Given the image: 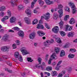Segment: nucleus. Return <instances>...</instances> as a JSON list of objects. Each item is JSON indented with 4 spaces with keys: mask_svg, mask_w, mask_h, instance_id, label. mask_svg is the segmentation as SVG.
I'll list each match as a JSON object with an SVG mask.
<instances>
[{
    "mask_svg": "<svg viewBox=\"0 0 77 77\" xmlns=\"http://www.w3.org/2000/svg\"><path fill=\"white\" fill-rule=\"evenodd\" d=\"M69 6H71L72 9V13L73 14H75L77 12V8H75V6L74 5V4L72 2H69Z\"/></svg>",
    "mask_w": 77,
    "mask_h": 77,
    "instance_id": "1",
    "label": "nucleus"
},
{
    "mask_svg": "<svg viewBox=\"0 0 77 77\" xmlns=\"http://www.w3.org/2000/svg\"><path fill=\"white\" fill-rule=\"evenodd\" d=\"M21 51L23 55L30 54V51L27 50V48L25 47H23L21 49Z\"/></svg>",
    "mask_w": 77,
    "mask_h": 77,
    "instance_id": "2",
    "label": "nucleus"
},
{
    "mask_svg": "<svg viewBox=\"0 0 77 77\" xmlns=\"http://www.w3.org/2000/svg\"><path fill=\"white\" fill-rule=\"evenodd\" d=\"M14 57L15 58L18 59L20 62H22V61H23L22 56L21 55L19 54V53L18 52L16 51L15 52L14 54Z\"/></svg>",
    "mask_w": 77,
    "mask_h": 77,
    "instance_id": "3",
    "label": "nucleus"
},
{
    "mask_svg": "<svg viewBox=\"0 0 77 77\" xmlns=\"http://www.w3.org/2000/svg\"><path fill=\"white\" fill-rule=\"evenodd\" d=\"M50 14L49 13H47L46 14H44V16H42L41 18V20H42V18H45V20H48L50 18Z\"/></svg>",
    "mask_w": 77,
    "mask_h": 77,
    "instance_id": "4",
    "label": "nucleus"
},
{
    "mask_svg": "<svg viewBox=\"0 0 77 77\" xmlns=\"http://www.w3.org/2000/svg\"><path fill=\"white\" fill-rule=\"evenodd\" d=\"M54 42V40L53 39H51V41H50V40H47L44 43V46L45 47H47L48 45H50V44H51V43H53Z\"/></svg>",
    "mask_w": 77,
    "mask_h": 77,
    "instance_id": "5",
    "label": "nucleus"
},
{
    "mask_svg": "<svg viewBox=\"0 0 77 77\" xmlns=\"http://www.w3.org/2000/svg\"><path fill=\"white\" fill-rule=\"evenodd\" d=\"M57 58V57L56 55V54L55 53H54L53 54H52L51 57V58L49 60L48 62V64H51V60L53 59H56Z\"/></svg>",
    "mask_w": 77,
    "mask_h": 77,
    "instance_id": "6",
    "label": "nucleus"
},
{
    "mask_svg": "<svg viewBox=\"0 0 77 77\" xmlns=\"http://www.w3.org/2000/svg\"><path fill=\"white\" fill-rule=\"evenodd\" d=\"M9 50V47L7 46H4L1 48L2 51H8Z\"/></svg>",
    "mask_w": 77,
    "mask_h": 77,
    "instance_id": "7",
    "label": "nucleus"
},
{
    "mask_svg": "<svg viewBox=\"0 0 77 77\" xmlns=\"http://www.w3.org/2000/svg\"><path fill=\"white\" fill-rule=\"evenodd\" d=\"M2 39L5 42L6 41L9 42V41H10V40L9 39V35H5L2 38Z\"/></svg>",
    "mask_w": 77,
    "mask_h": 77,
    "instance_id": "8",
    "label": "nucleus"
},
{
    "mask_svg": "<svg viewBox=\"0 0 77 77\" xmlns=\"http://www.w3.org/2000/svg\"><path fill=\"white\" fill-rule=\"evenodd\" d=\"M66 31H71L72 30V28L73 27L72 26H69L68 25H66Z\"/></svg>",
    "mask_w": 77,
    "mask_h": 77,
    "instance_id": "9",
    "label": "nucleus"
},
{
    "mask_svg": "<svg viewBox=\"0 0 77 77\" xmlns=\"http://www.w3.org/2000/svg\"><path fill=\"white\" fill-rule=\"evenodd\" d=\"M52 32H54L55 33H57L59 31V27L57 26H55L52 29Z\"/></svg>",
    "mask_w": 77,
    "mask_h": 77,
    "instance_id": "10",
    "label": "nucleus"
},
{
    "mask_svg": "<svg viewBox=\"0 0 77 77\" xmlns=\"http://www.w3.org/2000/svg\"><path fill=\"white\" fill-rule=\"evenodd\" d=\"M25 12L26 14H27L28 17H31V16L32 15L31 10L27 9L25 11Z\"/></svg>",
    "mask_w": 77,
    "mask_h": 77,
    "instance_id": "11",
    "label": "nucleus"
},
{
    "mask_svg": "<svg viewBox=\"0 0 77 77\" xmlns=\"http://www.w3.org/2000/svg\"><path fill=\"white\" fill-rule=\"evenodd\" d=\"M17 20V18L15 17H12L10 19V22L11 23H13L15 22Z\"/></svg>",
    "mask_w": 77,
    "mask_h": 77,
    "instance_id": "12",
    "label": "nucleus"
},
{
    "mask_svg": "<svg viewBox=\"0 0 77 77\" xmlns=\"http://www.w3.org/2000/svg\"><path fill=\"white\" fill-rule=\"evenodd\" d=\"M37 33L39 36H43L45 35V33L42 31H37Z\"/></svg>",
    "mask_w": 77,
    "mask_h": 77,
    "instance_id": "13",
    "label": "nucleus"
},
{
    "mask_svg": "<svg viewBox=\"0 0 77 77\" xmlns=\"http://www.w3.org/2000/svg\"><path fill=\"white\" fill-rule=\"evenodd\" d=\"M25 21L27 24H30L31 23H30V20L29 18L28 17H25Z\"/></svg>",
    "mask_w": 77,
    "mask_h": 77,
    "instance_id": "14",
    "label": "nucleus"
},
{
    "mask_svg": "<svg viewBox=\"0 0 77 77\" xmlns=\"http://www.w3.org/2000/svg\"><path fill=\"white\" fill-rule=\"evenodd\" d=\"M74 35V32H71L67 34V36L68 37H73Z\"/></svg>",
    "mask_w": 77,
    "mask_h": 77,
    "instance_id": "15",
    "label": "nucleus"
},
{
    "mask_svg": "<svg viewBox=\"0 0 77 77\" xmlns=\"http://www.w3.org/2000/svg\"><path fill=\"white\" fill-rule=\"evenodd\" d=\"M18 35L19 36H20L21 37H23L24 35V32L22 31H19L18 33Z\"/></svg>",
    "mask_w": 77,
    "mask_h": 77,
    "instance_id": "16",
    "label": "nucleus"
},
{
    "mask_svg": "<svg viewBox=\"0 0 77 77\" xmlns=\"http://www.w3.org/2000/svg\"><path fill=\"white\" fill-rule=\"evenodd\" d=\"M59 25L60 26V29H62L63 27V22L61 20V21L59 23Z\"/></svg>",
    "mask_w": 77,
    "mask_h": 77,
    "instance_id": "17",
    "label": "nucleus"
},
{
    "mask_svg": "<svg viewBox=\"0 0 77 77\" xmlns=\"http://www.w3.org/2000/svg\"><path fill=\"white\" fill-rule=\"evenodd\" d=\"M58 13L60 15V18H61V17H62V15H63V10H62V9L60 10L59 11H58Z\"/></svg>",
    "mask_w": 77,
    "mask_h": 77,
    "instance_id": "18",
    "label": "nucleus"
},
{
    "mask_svg": "<svg viewBox=\"0 0 77 77\" xmlns=\"http://www.w3.org/2000/svg\"><path fill=\"white\" fill-rule=\"evenodd\" d=\"M29 38L31 39H33L35 36V33H32L29 35Z\"/></svg>",
    "mask_w": 77,
    "mask_h": 77,
    "instance_id": "19",
    "label": "nucleus"
},
{
    "mask_svg": "<svg viewBox=\"0 0 77 77\" xmlns=\"http://www.w3.org/2000/svg\"><path fill=\"white\" fill-rule=\"evenodd\" d=\"M45 2L48 5H50L51 4H53V2L52 1H50L49 0H45Z\"/></svg>",
    "mask_w": 77,
    "mask_h": 77,
    "instance_id": "20",
    "label": "nucleus"
},
{
    "mask_svg": "<svg viewBox=\"0 0 77 77\" xmlns=\"http://www.w3.org/2000/svg\"><path fill=\"white\" fill-rule=\"evenodd\" d=\"M37 29H44V26L42 25H41V24H38L37 26Z\"/></svg>",
    "mask_w": 77,
    "mask_h": 77,
    "instance_id": "21",
    "label": "nucleus"
},
{
    "mask_svg": "<svg viewBox=\"0 0 77 77\" xmlns=\"http://www.w3.org/2000/svg\"><path fill=\"white\" fill-rule=\"evenodd\" d=\"M58 17V14L57 13H54L53 15V18L54 20H57Z\"/></svg>",
    "mask_w": 77,
    "mask_h": 77,
    "instance_id": "22",
    "label": "nucleus"
},
{
    "mask_svg": "<svg viewBox=\"0 0 77 77\" xmlns=\"http://www.w3.org/2000/svg\"><path fill=\"white\" fill-rule=\"evenodd\" d=\"M60 49L59 48L56 47L55 48V51L57 54H58L60 52Z\"/></svg>",
    "mask_w": 77,
    "mask_h": 77,
    "instance_id": "23",
    "label": "nucleus"
},
{
    "mask_svg": "<svg viewBox=\"0 0 77 77\" xmlns=\"http://www.w3.org/2000/svg\"><path fill=\"white\" fill-rule=\"evenodd\" d=\"M75 20L74 19V18H72L71 19V20L69 21V23L71 24H73L75 23Z\"/></svg>",
    "mask_w": 77,
    "mask_h": 77,
    "instance_id": "24",
    "label": "nucleus"
},
{
    "mask_svg": "<svg viewBox=\"0 0 77 77\" xmlns=\"http://www.w3.org/2000/svg\"><path fill=\"white\" fill-rule=\"evenodd\" d=\"M52 76H56L57 75V73L55 71H53L52 73Z\"/></svg>",
    "mask_w": 77,
    "mask_h": 77,
    "instance_id": "25",
    "label": "nucleus"
},
{
    "mask_svg": "<svg viewBox=\"0 0 77 77\" xmlns=\"http://www.w3.org/2000/svg\"><path fill=\"white\" fill-rule=\"evenodd\" d=\"M55 41L58 42V43H62V42H61V39L60 38H56Z\"/></svg>",
    "mask_w": 77,
    "mask_h": 77,
    "instance_id": "26",
    "label": "nucleus"
},
{
    "mask_svg": "<svg viewBox=\"0 0 77 77\" xmlns=\"http://www.w3.org/2000/svg\"><path fill=\"white\" fill-rule=\"evenodd\" d=\"M65 51L63 50L61 51L60 53V57L64 56H65Z\"/></svg>",
    "mask_w": 77,
    "mask_h": 77,
    "instance_id": "27",
    "label": "nucleus"
},
{
    "mask_svg": "<svg viewBox=\"0 0 77 77\" xmlns=\"http://www.w3.org/2000/svg\"><path fill=\"white\" fill-rule=\"evenodd\" d=\"M38 23V20L37 19H35L32 21V24H36Z\"/></svg>",
    "mask_w": 77,
    "mask_h": 77,
    "instance_id": "28",
    "label": "nucleus"
},
{
    "mask_svg": "<svg viewBox=\"0 0 77 77\" xmlns=\"http://www.w3.org/2000/svg\"><path fill=\"white\" fill-rule=\"evenodd\" d=\"M6 9V7L3 6L0 7V11H5Z\"/></svg>",
    "mask_w": 77,
    "mask_h": 77,
    "instance_id": "29",
    "label": "nucleus"
},
{
    "mask_svg": "<svg viewBox=\"0 0 77 77\" xmlns=\"http://www.w3.org/2000/svg\"><path fill=\"white\" fill-rule=\"evenodd\" d=\"M60 33L62 36H64L65 35V32H63V31H60Z\"/></svg>",
    "mask_w": 77,
    "mask_h": 77,
    "instance_id": "30",
    "label": "nucleus"
},
{
    "mask_svg": "<svg viewBox=\"0 0 77 77\" xmlns=\"http://www.w3.org/2000/svg\"><path fill=\"white\" fill-rule=\"evenodd\" d=\"M69 17V15H66L64 19V21H67V20H68Z\"/></svg>",
    "mask_w": 77,
    "mask_h": 77,
    "instance_id": "31",
    "label": "nucleus"
},
{
    "mask_svg": "<svg viewBox=\"0 0 77 77\" xmlns=\"http://www.w3.org/2000/svg\"><path fill=\"white\" fill-rule=\"evenodd\" d=\"M75 56V55L74 54H69L68 55V57L69 58H73Z\"/></svg>",
    "mask_w": 77,
    "mask_h": 77,
    "instance_id": "32",
    "label": "nucleus"
},
{
    "mask_svg": "<svg viewBox=\"0 0 77 77\" xmlns=\"http://www.w3.org/2000/svg\"><path fill=\"white\" fill-rule=\"evenodd\" d=\"M47 71H51L52 70V67L51 66H48L46 68Z\"/></svg>",
    "mask_w": 77,
    "mask_h": 77,
    "instance_id": "33",
    "label": "nucleus"
},
{
    "mask_svg": "<svg viewBox=\"0 0 77 77\" xmlns=\"http://www.w3.org/2000/svg\"><path fill=\"white\" fill-rule=\"evenodd\" d=\"M7 13L8 17H11V11H8Z\"/></svg>",
    "mask_w": 77,
    "mask_h": 77,
    "instance_id": "34",
    "label": "nucleus"
},
{
    "mask_svg": "<svg viewBox=\"0 0 77 77\" xmlns=\"http://www.w3.org/2000/svg\"><path fill=\"white\" fill-rule=\"evenodd\" d=\"M13 29L14 30H17V31H18V30H20V29L17 27H14L13 28Z\"/></svg>",
    "mask_w": 77,
    "mask_h": 77,
    "instance_id": "35",
    "label": "nucleus"
},
{
    "mask_svg": "<svg viewBox=\"0 0 77 77\" xmlns=\"http://www.w3.org/2000/svg\"><path fill=\"white\" fill-rule=\"evenodd\" d=\"M2 57L3 59H8V56L7 55H2Z\"/></svg>",
    "mask_w": 77,
    "mask_h": 77,
    "instance_id": "36",
    "label": "nucleus"
},
{
    "mask_svg": "<svg viewBox=\"0 0 77 77\" xmlns=\"http://www.w3.org/2000/svg\"><path fill=\"white\" fill-rule=\"evenodd\" d=\"M65 11H68V12H69V11H70V9L69 8H68V7L67 6H66L65 8Z\"/></svg>",
    "mask_w": 77,
    "mask_h": 77,
    "instance_id": "37",
    "label": "nucleus"
},
{
    "mask_svg": "<svg viewBox=\"0 0 77 77\" xmlns=\"http://www.w3.org/2000/svg\"><path fill=\"white\" fill-rule=\"evenodd\" d=\"M70 50L72 53H75L76 51V50L75 49H70Z\"/></svg>",
    "mask_w": 77,
    "mask_h": 77,
    "instance_id": "38",
    "label": "nucleus"
},
{
    "mask_svg": "<svg viewBox=\"0 0 77 77\" xmlns=\"http://www.w3.org/2000/svg\"><path fill=\"white\" fill-rule=\"evenodd\" d=\"M41 60H42V59L41 57H39L38 59V61L39 63V64L41 63Z\"/></svg>",
    "mask_w": 77,
    "mask_h": 77,
    "instance_id": "39",
    "label": "nucleus"
},
{
    "mask_svg": "<svg viewBox=\"0 0 77 77\" xmlns=\"http://www.w3.org/2000/svg\"><path fill=\"white\" fill-rule=\"evenodd\" d=\"M39 4L41 6H42V5H43L44 4V2L41 1H39Z\"/></svg>",
    "mask_w": 77,
    "mask_h": 77,
    "instance_id": "40",
    "label": "nucleus"
},
{
    "mask_svg": "<svg viewBox=\"0 0 77 77\" xmlns=\"http://www.w3.org/2000/svg\"><path fill=\"white\" fill-rule=\"evenodd\" d=\"M27 60L28 62H32L33 61V60H32L31 58L28 57L27 58Z\"/></svg>",
    "mask_w": 77,
    "mask_h": 77,
    "instance_id": "41",
    "label": "nucleus"
},
{
    "mask_svg": "<svg viewBox=\"0 0 77 77\" xmlns=\"http://www.w3.org/2000/svg\"><path fill=\"white\" fill-rule=\"evenodd\" d=\"M5 15V13L3 12H1L0 13V16L1 17H3Z\"/></svg>",
    "mask_w": 77,
    "mask_h": 77,
    "instance_id": "42",
    "label": "nucleus"
},
{
    "mask_svg": "<svg viewBox=\"0 0 77 77\" xmlns=\"http://www.w3.org/2000/svg\"><path fill=\"white\" fill-rule=\"evenodd\" d=\"M7 65H9V66H11L12 65V64H11V63L9 61H8L7 62Z\"/></svg>",
    "mask_w": 77,
    "mask_h": 77,
    "instance_id": "43",
    "label": "nucleus"
},
{
    "mask_svg": "<svg viewBox=\"0 0 77 77\" xmlns=\"http://www.w3.org/2000/svg\"><path fill=\"white\" fill-rule=\"evenodd\" d=\"M42 65L41 66L42 69H44V66L45 65V63H44V62L42 63Z\"/></svg>",
    "mask_w": 77,
    "mask_h": 77,
    "instance_id": "44",
    "label": "nucleus"
},
{
    "mask_svg": "<svg viewBox=\"0 0 77 77\" xmlns=\"http://www.w3.org/2000/svg\"><path fill=\"white\" fill-rule=\"evenodd\" d=\"M23 7L22 5H19L18 6V9H22V8H23Z\"/></svg>",
    "mask_w": 77,
    "mask_h": 77,
    "instance_id": "45",
    "label": "nucleus"
},
{
    "mask_svg": "<svg viewBox=\"0 0 77 77\" xmlns=\"http://www.w3.org/2000/svg\"><path fill=\"white\" fill-rule=\"evenodd\" d=\"M62 8H63V6H62V5L59 4L58 5V9H60Z\"/></svg>",
    "mask_w": 77,
    "mask_h": 77,
    "instance_id": "46",
    "label": "nucleus"
},
{
    "mask_svg": "<svg viewBox=\"0 0 77 77\" xmlns=\"http://www.w3.org/2000/svg\"><path fill=\"white\" fill-rule=\"evenodd\" d=\"M67 68L68 71H71V70H72V68L70 67H68Z\"/></svg>",
    "mask_w": 77,
    "mask_h": 77,
    "instance_id": "47",
    "label": "nucleus"
},
{
    "mask_svg": "<svg viewBox=\"0 0 77 77\" xmlns=\"http://www.w3.org/2000/svg\"><path fill=\"white\" fill-rule=\"evenodd\" d=\"M45 27H46V28H47L48 29H50V27H49V26H48V24H47V23H45Z\"/></svg>",
    "mask_w": 77,
    "mask_h": 77,
    "instance_id": "48",
    "label": "nucleus"
},
{
    "mask_svg": "<svg viewBox=\"0 0 77 77\" xmlns=\"http://www.w3.org/2000/svg\"><path fill=\"white\" fill-rule=\"evenodd\" d=\"M35 3V2H32L31 3V8H33L34 7V4Z\"/></svg>",
    "mask_w": 77,
    "mask_h": 77,
    "instance_id": "49",
    "label": "nucleus"
},
{
    "mask_svg": "<svg viewBox=\"0 0 77 77\" xmlns=\"http://www.w3.org/2000/svg\"><path fill=\"white\" fill-rule=\"evenodd\" d=\"M63 74L62 73H59L57 76V77H62Z\"/></svg>",
    "mask_w": 77,
    "mask_h": 77,
    "instance_id": "50",
    "label": "nucleus"
},
{
    "mask_svg": "<svg viewBox=\"0 0 77 77\" xmlns=\"http://www.w3.org/2000/svg\"><path fill=\"white\" fill-rule=\"evenodd\" d=\"M11 4L12 5H14V0H11Z\"/></svg>",
    "mask_w": 77,
    "mask_h": 77,
    "instance_id": "51",
    "label": "nucleus"
},
{
    "mask_svg": "<svg viewBox=\"0 0 77 77\" xmlns=\"http://www.w3.org/2000/svg\"><path fill=\"white\" fill-rule=\"evenodd\" d=\"M17 45H20V41L19 40H17L16 41Z\"/></svg>",
    "mask_w": 77,
    "mask_h": 77,
    "instance_id": "52",
    "label": "nucleus"
},
{
    "mask_svg": "<svg viewBox=\"0 0 77 77\" xmlns=\"http://www.w3.org/2000/svg\"><path fill=\"white\" fill-rule=\"evenodd\" d=\"M35 67L37 68H40V67H41V66H39V64H38L37 65H35Z\"/></svg>",
    "mask_w": 77,
    "mask_h": 77,
    "instance_id": "53",
    "label": "nucleus"
},
{
    "mask_svg": "<svg viewBox=\"0 0 77 77\" xmlns=\"http://www.w3.org/2000/svg\"><path fill=\"white\" fill-rule=\"evenodd\" d=\"M68 44H66L64 46H63V48H68Z\"/></svg>",
    "mask_w": 77,
    "mask_h": 77,
    "instance_id": "54",
    "label": "nucleus"
},
{
    "mask_svg": "<svg viewBox=\"0 0 77 77\" xmlns=\"http://www.w3.org/2000/svg\"><path fill=\"white\" fill-rule=\"evenodd\" d=\"M12 47H13V48H14V49L16 48L17 47H16V45L15 44H14L12 45Z\"/></svg>",
    "mask_w": 77,
    "mask_h": 77,
    "instance_id": "55",
    "label": "nucleus"
},
{
    "mask_svg": "<svg viewBox=\"0 0 77 77\" xmlns=\"http://www.w3.org/2000/svg\"><path fill=\"white\" fill-rule=\"evenodd\" d=\"M62 62V61H60L59 62H58V63L57 64V66H59V65H60Z\"/></svg>",
    "mask_w": 77,
    "mask_h": 77,
    "instance_id": "56",
    "label": "nucleus"
},
{
    "mask_svg": "<svg viewBox=\"0 0 77 77\" xmlns=\"http://www.w3.org/2000/svg\"><path fill=\"white\" fill-rule=\"evenodd\" d=\"M55 69H56V70H57V71H59V67H56L55 68Z\"/></svg>",
    "mask_w": 77,
    "mask_h": 77,
    "instance_id": "57",
    "label": "nucleus"
},
{
    "mask_svg": "<svg viewBox=\"0 0 77 77\" xmlns=\"http://www.w3.org/2000/svg\"><path fill=\"white\" fill-rule=\"evenodd\" d=\"M9 17L8 16H6L5 17H4V18H5V20H8V18H9Z\"/></svg>",
    "mask_w": 77,
    "mask_h": 77,
    "instance_id": "58",
    "label": "nucleus"
},
{
    "mask_svg": "<svg viewBox=\"0 0 77 77\" xmlns=\"http://www.w3.org/2000/svg\"><path fill=\"white\" fill-rule=\"evenodd\" d=\"M18 23L20 26H21V25H22V23H21V21H19V22H18Z\"/></svg>",
    "mask_w": 77,
    "mask_h": 77,
    "instance_id": "59",
    "label": "nucleus"
},
{
    "mask_svg": "<svg viewBox=\"0 0 77 77\" xmlns=\"http://www.w3.org/2000/svg\"><path fill=\"white\" fill-rule=\"evenodd\" d=\"M24 2L25 3H29V0H24Z\"/></svg>",
    "mask_w": 77,
    "mask_h": 77,
    "instance_id": "60",
    "label": "nucleus"
},
{
    "mask_svg": "<svg viewBox=\"0 0 77 77\" xmlns=\"http://www.w3.org/2000/svg\"><path fill=\"white\" fill-rule=\"evenodd\" d=\"M62 74L63 75H65V73H66V72L65 71H63L61 72Z\"/></svg>",
    "mask_w": 77,
    "mask_h": 77,
    "instance_id": "61",
    "label": "nucleus"
},
{
    "mask_svg": "<svg viewBox=\"0 0 77 77\" xmlns=\"http://www.w3.org/2000/svg\"><path fill=\"white\" fill-rule=\"evenodd\" d=\"M48 57H49V55H46V56L45 59L46 60H47L48 59Z\"/></svg>",
    "mask_w": 77,
    "mask_h": 77,
    "instance_id": "62",
    "label": "nucleus"
},
{
    "mask_svg": "<svg viewBox=\"0 0 77 77\" xmlns=\"http://www.w3.org/2000/svg\"><path fill=\"white\" fill-rule=\"evenodd\" d=\"M8 32H14V30L12 29L8 30Z\"/></svg>",
    "mask_w": 77,
    "mask_h": 77,
    "instance_id": "63",
    "label": "nucleus"
},
{
    "mask_svg": "<svg viewBox=\"0 0 77 77\" xmlns=\"http://www.w3.org/2000/svg\"><path fill=\"white\" fill-rule=\"evenodd\" d=\"M64 77H69V75L68 74H66L64 76Z\"/></svg>",
    "mask_w": 77,
    "mask_h": 77,
    "instance_id": "64",
    "label": "nucleus"
}]
</instances>
